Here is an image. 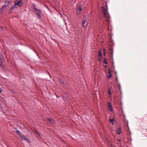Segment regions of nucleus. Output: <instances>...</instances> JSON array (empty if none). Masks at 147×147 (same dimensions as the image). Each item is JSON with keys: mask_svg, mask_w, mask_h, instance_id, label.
<instances>
[{"mask_svg": "<svg viewBox=\"0 0 147 147\" xmlns=\"http://www.w3.org/2000/svg\"><path fill=\"white\" fill-rule=\"evenodd\" d=\"M104 67H106V68H107V66H106V65H105L104 66Z\"/></svg>", "mask_w": 147, "mask_h": 147, "instance_id": "obj_25", "label": "nucleus"}, {"mask_svg": "<svg viewBox=\"0 0 147 147\" xmlns=\"http://www.w3.org/2000/svg\"><path fill=\"white\" fill-rule=\"evenodd\" d=\"M86 21V19H84L82 20V25L83 28L84 27V24Z\"/></svg>", "mask_w": 147, "mask_h": 147, "instance_id": "obj_10", "label": "nucleus"}, {"mask_svg": "<svg viewBox=\"0 0 147 147\" xmlns=\"http://www.w3.org/2000/svg\"><path fill=\"white\" fill-rule=\"evenodd\" d=\"M82 11V7L80 6H79L77 9L76 13L78 14H79Z\"/></svg>", "mask_w": 147, "mask_h": 147, "instance_id": "obj_8", "label": "nucleus"}, {"mask_svg": "<svg viewBox=\"0 0 147 147\" xmlns=\"http://www.w3.org/2000/svg\"><path fill=\"white\" fill-rule=\"evenodd\" d=\"M0 67H3V65L2 64H0Z\"/></svg>", "mask_w": 147, "mask_h": 147, "instance_id": "obj_22", "label": "nucleus"}, {"mask_svg": "<svg viewBox=\"0 0 147 147\" xmlns=\"http://www.w3.org/2000/svg\"><path fill=\"white\" fill-rule=\"evenodd\" d=\"M98 57V60L99 61H100L101 60V58L102 57Z\"/></svg>", "mask_w": 147, "mask_h": 147, "instance_id": "obj_21", "label": "nucleus"}, {"mask_svg": "<svg viewBox=\"0 0 147 147\" xmlns=\"http://www.w3.org/2000/svg\"><path fill=\"white\" fill-rule=\"evenodd\" d=\"M47 120L49 121V122L51 123H54V121L52 119H50L49 118H47Z\"/></svg>", "mask_w": 147, "mask_h": 147, "instance_id": "obj_11", "label": "nucleus"}, {"mask_svg": "<svg viewBox=\"0 0 147 147\" xmlns=\"http://www.w3.org/2000/svg\"><path fill=\"white\" fill-rule=\"evenodd\" d=\"M98 57H102V51L100 50H99L98 51Z\"/></svg>", "mask_w": 147, "mask_h": 147, "instance_id": "obj_13", "label": "nucleus"}, {"mask_svg": "<svg viewBox=\"0 0 147 147\" xmlns=\"http://www.w3.org/2000/svg\"><path fill=\"white\" fill-rule=\"evenodd\" d=\"M32 6L34 8L33 9L34 10L36 11L38 9L36 7V5L35 4H33Z\"/></svg>", "mask_w": 147, "mask_h": 147, "instance_id": "obj_14", "label": "nucleus"}, {"mask_svg": "<svg viewBox=\"0 0 147 147\" xmlns=\"http://www.w3.org/2000/svg\"><path fill=\"white\" fill-rule=\"evenodd\" d=\"M109 74V75L107 76V77L108 78H110L112 77V75L111 74Z\"/></svg>", "mask_w": 147, "mask_h": 147, "instance_id": "obj_15", "label": "nucleus"}, {"mask_svg": "<svg viewBox=\"0 0 147 147\" xmlns=\"http://www.w3.org/2000/svg\"><path fill=\"white\" fill-rule=\"evenodd\" d=\"M2 59L3 57L2 56L1 54H0V60L1 61V62H2Z\"/></svg>", "mask_w": 147, "mask_h": 147, "instance_id": "obj_17", "label": "nucleus"}, {"mask_svg": "<svg viewBox=\"0 0 147 147\" xmlns=\"http://www.w3.org/2000/svg\"><path fill=\"white\" fill-rule=\"evenodd\" d=\"M103 53H104V55H105V54L106 53V50H105V49H103Z\"/></svg>", "mask_w": 147, "mask_h": 147, "instance_id": "obj_20", "label": "nucleus"}, {"mask_svg": "<svg viewBox=\"0 0 147 147\" xmlns=\"http://www.w3.org/2000/svg\"><path fill=\"white\" fill-rule=\"evenodd\" d=\"M114 121V120L113 119H112L110 120V121L111 123H112V125H113Z\"/></svg>", "mask_w": 147, "mask_h": 147, "instance_id": "obj_16", "label": "nucleus"}, {"mask_svg": "<svg viewBox=\"0 0 147 147\" xmlns=\"http://www.w3.org/2000/svg\"><path fill=\"white\" fill-rule=\"evenodd\" d=\"M65 24L66 25V23H65Z\"/></svg>", "mask_w": 147, "mask_h": 147, "instance_id": "obj_26", "label": "nucleus"}, {"mask_svg": "<svg viewBox=\"0 0 147 147\" xmlns=\"http://www.w3.org/2000/svg\"><path fill=\"white\" fill-rule=\"evenodd\" d=\"M109 53L110 57H112L113 55V50L112 47H109Z\"/></svg>", "mask_w": 147, "mask_h": 147, "instance_id": "obj_4", "label": "nucleus"}, {"mask_svg": "<svg viewBox=\"0 0 147 147\" xmlns=\"http://www.w3.org/2000/svg\"><path fill=\"white\" fill-rule=\"evenodd\" d=\"M36 14L37 16L38 17V18L40 19L41 18V11L39 9H37L36 11Z\"/></svg>", "mask_w": 147, "mask_h": 147, "instance_id": "obj_6", "label": "nucleus"}, {"mask_svg": "<svg viewBox=\"0 0 147 147\" xmlns=\"http://www.w3.org/2000/svg\"><path fill=\"white\" fill-rule=\"evenodd\" d=\"M2 92V89L1 88V87H0V93H1Z\"/></svg>", "mask_w": 147, "mask_h": 147, "instance_id": "obj_23", "label": "nucleus"}, {"mask_svg": "<svg viewBox=\"0 0 147 147\" xmlns=\"http://www.w3.org/2000/svg\"><path fill=\"white\" fill-rule=\"evenodd\" d=\"M111 72H112V71H111V70L110 69H109L108 72V74H111Z\"/></svg>", "mask_w": 147, "mask_h": 147, "instance_id": "obj_18", "label": "nucleus"}, {"mask_svg": "<svg viewBox=\"0 0 147 147\" xmlns=\"http://www.w3.org/2000/svg\"><path fill=\"white\" fill-rule=\"evenodd\" d=\"M104 63L105 64H107L108 63L107 62L106 60L105 59H104Z\"/></svg>", "mask_w": 147, "mask_h": 147, "instance_id": "obj_19", "label": "nucleus"}, {"mask_svg": "<svg viewBox=\"0 0 147 147\" xmlns=\"http://www.w3.org/2000/svg\"><path fill=\"white\" fill-rule=\"evenodd\" d=\"M3 29H2V28H0V30H1Z\"/></svg>", "mask_w": 147, "mask_h": 147, "instance_id": "obj_24", "label": "nucleus"}, {"mask_svg": "<svg viewBox=\"0 0 147 147\" xmlns=\"http://www.w3.org/2000/svg\"><path fill=\"white\" fill-rule=\"evenodd\" d=\"M121 132V129L120 127L117 130V133L118 134H120Z\"/></svg>", "mask_w": 147, "mask_h": 147, "instance_id": "obj_12", "label": "nucleus"}, {"mask_svg": "<svg viewBox=\"0 0 147 147\" xmlns=\"http://www.w3.org/2000/svg\"><path fill=\"white\" fill-rule=\"evenodd\" d=\"M108 94L109 96V97L111 98V90L110 88H109L108 90Z\"/></svg>", "mask_w": 147, "mask_h": 147, "instance_id": "obj_9", "label": "nucleus"}, {"mask_svg": "<svg viewBox=\"0 0 147 147\" xmlns=\"http://www.w3.org/2000/svg\"><path fill=\"white\" fill-rule=\"evenodd\" d=\"M23 3L22 0H16L14 1V4L11 7L10 9L12 11L16 8L21 7Z\"/></svg>", "mask_w": 147, "mask_h": 147, "instance_id": "obj_1", "label": "nucleus"}, {"mask_svg": "<svg viewBox=\"0 0 147 147\" xmlns=\"http://www.w3.org/2000/svg\"><path fill=\"white\" fill-rule=\"evenodd\" d=\"M101 9L103 13L104 17L106 19V20L107 21H108L110 17L108 13L107 9L103 7H102Z\"/></svg>", "mask_w": 147, "mask_h": 147, "instance_id": "obj_2", "label": "nucleus"}, {"mask_svg": "<svg viewBox=\"0 0 147 147\" xmlns=\"http://www.w3.org/2000/svg\"><path fill=\"white\" fill-rule=\"evenodd\" d=\"M16 133L18 134V135L19 136L20 138L22 140H28V139L27 138H26L25 136L22 135L21 132L20 131L18 130H17L16 131Z\"/></svg>", "mask_w": 147, "mask_h": 147, "instance_id": "obj_3", "label": "nucleus"}, {"mask_svg": "<svg viewBox=\"0 0 147 147\" xmlns=\"http://www.w3.org/2000/svg\"><path fill=\"white\" fill-rule=\"evenodd\" d=\"M108 107L110 111L112 112H113V107L111 102H108Z\"/></svg>", "mask_w": 147, "mask_h": 147, "instance_id": "obj_5", "label": "nucleus"}, {"mask_svg": "<svg viewBox=\"0 0 147 147\" xmlns=\"http://www.w3.org/2000/svg\"><path fill=\"white\" fill-rule=\"evenodd\" d=\"M33 132L36 135L37 137H41V134L38 133L36 130H34L33 131Z\"/></svg>", "mask_w": 147, "mask_h": 147, "instance_id": "obj_7", "label": "nucleus"}]
</instances>
